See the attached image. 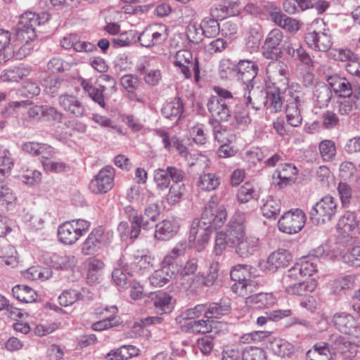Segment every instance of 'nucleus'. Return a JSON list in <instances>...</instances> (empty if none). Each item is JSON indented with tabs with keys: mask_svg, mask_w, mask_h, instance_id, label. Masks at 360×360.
I'll return each instance as SVG.
<instances>
[{
	"mask_svg": "<svg viewBox=\"0 0 360 360\" xmlns=\"http://www.w3.org/2000/svg\"><path fill=\"white\" fill-rule=\"evenodd\" d=\"M246 214L237 210L231 217L224 231L217 233L214 251L221 255L226 247L233 248L243 238L245 231Z\"/></svg>",
	"mask_w": 360,
	"mask_h": 360,
	"instance_id": "nucleus-1",
	"label": "nucleus"
},
{
	"mask_svg": "<svg viewBox=\"0 0 360 360\" xmlns=\"http://www.w3.org/2000/svg\"><path fill=\"white\" fill-rule=\"evenodd\" d=\"M207 107L212 118L209 120V123L212 126L215 139L219 142H224L223 134L227 131L222 128L220 122H227L229 120L232 114V107L224 101L221 98L217 96H212L209 98Z\"/></svg>",
	"mask_w": 360,
	"mask_h": 360,
	"instance_id": "nucleus-2",
	"label": "nucleus"
},
{
	"mask_svg": "<svg viewBox=\"0 0 360 360\" xmlns=\"http://www.w3.org/2000/svg\"><path fill=\"white\" fill-rule=\"evenodd\" d=\"M50 19L49 13L41 15L32 12H26L20 15L17 25L15 39L17 41L31 42L37 38L36 27L47 22Z\"/></svg>",
	"mask_w": 360,
	"mask_h": 360,
	"instance_id": "nucleus-3",
	"label": "nucleus"
},
{
	"mask_svg": "<svg viewBox=\"0 0 360 360\" xmlns=\"http://www.w3.org/2000/svg\"><path fill=\"white\" fill-rule=\"evenodd\" d=\"M311 31L305 35V41L315 51H327L332 45V37L330 30L326 27L323 19H316L311 25Z\"/></svg>",
	"mask_w": 360,
	"mask_h": 360,
	"instance_id": "nucleus-4",
	"label": "nucleus"
},
{
	"mask_svg": "<svg viewBox=\"0 0 360 360\" xmlns=\"http://www.w3.org/2000/svg\"><path fill=\"white\" fill-rule=\"evenodd\" d=\"M90 228V222L84 219L68 221L58 226V240L65 245H72Z\"/></svg>",
	"mask_w": 360,
	"mask_h": 360,
	"instance_id": "nucleus-5",
	"label": "nucleus"
},
{
	"mask_svg": "<svg viewBox=\"0 0 360 360\" xmlns=\"http://www.w3.org/2000/svg\"><path fill=\"white\" fill-rule=\"evenodd\" d=\"M338 204L335 198L329 195L323 197L311 209L309 218L314 224H325L335 215Z\"/></svg>",
	"mask_w": 360,
	"mask_h": 360,
	"instance_id": "nucleus-6",
	"label": "nucleus"
},
{
	"mask_svg": "<svg viewBox=\"0 0 360 360\" xmlns=\"http://www.w3.org/2000/svg\"><path fill=\"white\" fill-rule=\"evenodd\" d=\"M282 90L281 86H267L265 92L261 91L258 95L262 99L261 103L256 105L255 103H252V108L259 110L262 106L266 107L271 112H280L282 110L283 99L281 96ZM246 104L248 105L252 104V98L248 96L246 98Z\"/></svg>",
	"mask_w": 360,
	"mask_h": 360,
	"instance_id": "nucleus-7",
	"label": "nucleus"
},
{
	"mask_svg": "<svg viewBox=\"0 0 360 360\" xmlns=\"http://www.w3.org/2000/svg\"><path fill=\"white\" fill-rule=\"evenodd\" d=\"M291 268L283 275L281 283L287 293L295 295H304L313 292L316 288L314 281H305L299 274L294 276L295 272Z\"/></svg>",
	"mask_w": 360,
	"mask_h": 360,
	"instance_id": "nucleus-8",
	"label": "nucleus"
},
{
	"mask_svg": "<svg viewBox=\"0 0 360 360\" xmlns=\"http://www.w3.org/2000/svg\"><path fill=\"white\" fill-rule=\"evenodd\" d=\"M172 63L185 78H191L194 73L195 80H198L200 75L198 60L196 57H193L190 51L186 49L178 51L172 58Z\"/></svg>",
	"mask_w": 360,
	"mask_h": 360,
	"instance_id": "nucleus-9",
	"label": "nucleus"
},
{
	"mask_svg": "<svg viewBox=\"0 0 360 360\" xmlns=\"http://www.w3.org/2000/svg\"><path fill=\"white\" fill-rule=\"evenodd\" d=\"M289 98L286 100L285 117L287 122L292 127L301 125L302 116L300 107L304 102V94L293 88L288 90Z\"/></svg>",
	"mask_w": 360,
	"mask_h": 360,
	"instance_id": "nucleus-10",
	"label": "nucleus"
},
{
	"mask_svg": "<svg viewBox=\"0 0 360 360\" xmlns=\"http://www.w3.org/2000/svg\"><path fill=\"white\" fill-rule=\"evenodd\" d=\"M169 36V29L163 24L147 26L139 34L138 41L141 46L150 48L163 44Z\"/></svg>",
	"mask_w": 360,
	"mask_h": 360,
	"instance_id": "nucleus-11",
	"label": "nucleus"
},
{
	"mask_svg": "<svg viewBox=\"0 0 360 360\" xmlns=\"http://www.w3.org/2000/svg\"><path fill=\"white\" fill-rule=\"evenodd\" d=\"M306 216L300 209L285 212L278 221V227L281 232L293 234L300 231L304 226Z\"/></svg>",
	"mask_w": 360,
	"mask_h": 360,
	"instance_id": "nucleus-12",
	"label": "nucleus"
},
{
	"mask_svg": "<svg viewBox=\"0 0 360 360\" xmlns=\"http://www.w3.org/2000/svg\"><path fill=\"white\" fill-rule=\"evenodd\" d=\"M227 219L226 209L224 205H217L210 201L205 206L198 221L214 229L221 228Z\"/></svg>",
	"mask_w": 360,
	"mask_h": 360,
	"instance_id": "nucleus-13",
	"label": "nucleus"
},
{
	"mask_svg": "<svg viewBox=\"0 0 360 360\" xmlns=\"http://www.w3.org/2000/svg\"><path fill=\"white\" fill-rule=\"evenodd\" d=\"M284 35L280 29H273L267 34L262 47V55L266 59L277 60L282 58L283 51L279 46L284 43Z\"/></svg>",
	"mask_w": 360,
	"mask_h": 360,
	"instance_id": "nucleus-14",
	"label": "nucleus"
},
{
	"mask_svg": "<svg viewBox=\"0 0 360 360\" xmlns=\"http://www.w3.org/2000/svg\"><path fill=\"white\" fill-rule=\"evenodd\" d=\"M58 104L72 117L82 118L86 114V109L84 103L77 96L72 94H61L58 98Z\"/></svg>",
	"mask_w": 360,
	"mask_h": 360,
	"instance_id": "nucleus-15",
	"label": "nucleus"
},
{
	"mask_svg": "<svg viewBox=\"0 0 360 360\" xmlns=\"http://www.w3.org/2000/svg\"><path fill=\"white\" fill-rule=\"evenodd\" d=\"M114 169L110 166L102 168L91 180L89 189L94 193H105L113 186Z\"/></svg>",
	"mask_w": 360,
	"mask_h": 360,
	"instance_id": "nucleus-16",
	"label": "nucleus"
},
{
	"mask_svg": "<svg viewBox=\"0 0 360 360\" xmlns=\"http://www.w3.org/2000/svg\"><path fill=\"white\" fill-rule=\"evenodd\" d=\"M332 323L335 328L339 332L358 336L360 335V327L353 316L347 312H337L332 318Z\"/></svg>",
	"mask_w": 360,
	"mask_h": 360,
	"instance_id": "nucleus-17",
	"label": "nucleus"
},
{
	"mask_svg": "<svg viewBox=\"0 0 360 360\" xmlns=\"http://www.w3.org/2000/svg\"><path fill=\"white\" fill-rule=\"evenodd\" d=\"M250 266L248 265L238 264L232 268L230 272V276L232 281L236 283L232 286L233 290L240 295H243V291H247L248 288L251 290L252 281L250 279Z\"/></svg>",
	"mask_w": 360,
	"mask_h": 360,
	"instance_id": "nucleus-18",
	"label": "nucleus"
},
{
	"mask_svg": "<svg viewBox=\"0 0 360 360\" xmlns=\"http://www.w3.org/2000/svg\"><path fill=\"white\" fill-rule=\"evenodd\" d=\"M258 66L257 63L250 60H240L236 65L235 72L237 73L238 79L246 84L247 89L253 88V80L258 74Z\"/></svg>",
	"mask_w": 360,
	"mask_h": 360,
	"instance_id": "nucleus-19",
	"label": "nucleus"
},
{
	"mask_svg": "<svg viewBox=\"0 0 360 360\" xmlns=\"http://www.w3.org/2000/svg\"><path fill=\"white\" fill-rule=\"evenodd\" d=\"M268 78L272 81V86L281 85L285 86L288 82V66L284 63L277 60L269 63L266 70Z\"/></svg>",
	"mask_w": 360,
	"mask_h": 360,
	"instance_id": "nucleus-20",
	"label": "nucleus"
},
{
	"mask_svg": "<svg viewBox=\"0 0 360 360\" xmlns=\"http://www.w3.org/2000/svg\"><path fill=\"white\" fill-rule=\"evenodd\" d=\"M265 340L266 347L277 356H288L295 351V347L291 343L285 340L274 336L269 332H267Z\"/></svg>",
	"mask_w": 360,
	"mask_h": 360,
	"instance_id": "nucleus-21",
	"label": "nucleus"
},
{
	"mask_svg": "<svg viewBox=\"0 0 360 360\" xmlns=\"http://www.w3.org/2000/svg\"><path fill=\"white\" fill-rule=\"evenodd\" d=\"M80 84L83 90L94 103L103 108H106V101L109 98V95L106 92V86L101 84L98 86H94L88 80L84 79L81 80Z\"/></svg>",
	"mask_w": 360,
	"mask_h": 360,
	"instance_id": "nucleus-22",
	"label": "nucleus"
},
{
	"mask_svg": "<svg viewBox=\"0 0 360 360\" xmlns=\"http://www.w3.org/2000/svg\"><path fill=\"white\" fill-rule=\"evenodd\" d=\"M179 224L174 218L167 219L155 224V238L159 240H168L179 231Z\"/></svg>",
	"mask_w": 360,
	"mask_h": 360,
	"instance_id": "nucleus-23",
	"label": "nucleus"
},
{
	"mask_svg": "<svg viewBox=\"0 0 360 360\" xmlns=\"http://www.w3.org/2000/svg\"><path fill=\"white\" fill-rule=\"evenodd\" d=\"M104 230L101 227L94 229L82 244V253L92 255L97 252L103 240Z\"/></svg>",
	"mask_w": 360,
	"mask_h": 360,
	"instance_id": "nucleus-24",
	"label": "nucleus"
},
{
	"mask_svg": "<svg viewBox=\"0 0 360 360\" xmlns=\"http://www.w3.org/2000/svg\"><path fill=\"white\" fill-rule=\"evenodd\" d=\"M150 300L157 314H169L174 308L172 297L167 292L152 293Z\"/></svg>",
	"mask_w": 360,
	"mask_h": 360,
	"instance_id": "nucleus-25",
	"label": "nucleus"
},
{
	"mask_svg": "<svg viewBox=\"0 0 360 360\" xmlns=\"http://www.w3.org/2000/svg\"><path fill=\"white\" fill-rule=\"evenodd\" d=\"M50 265L56 270L68 271L77 264V259L72 255L65 252H55L49 257Z\"/></svg>",
	"mask_w": 360,
	"mask_h": 360,
	"instance_id": "nucleus-26",
	"label": "nucleus"
},
{
	"mask_svg": "<svg viewBox=\"0 0 360 360\" xmlns=\"http://www.w3.org/2000/svg\"><path fill=\"white\" fill-rule=\"evenodd\" d=\"M184 112V103L179 97L164 103L161 108L162 115L167 119L176 123Z\"/></svg>",
	"mask_w": 360,
	"mask_h": 360,
	"instance_id": "nucleus-27",
	"label": "nucleus"
},
{
	"mask_svg": "<svg viewBox=\"0 0 360 360\" xmlns=\"http://www.w3.org/2000/svg\"><path fill=\"white\" fill-rule=\"evenodd\" d=\"M178 269H173L162 262L161 268L155 271L148 278L150 283L155 287L166 285L175 275Z\"/></svg>",
	"mask_w": 360,
	"mask_h": 360,
	"instance_id": "nucleus-28",
	"label": "nucleus"
},
{
	"mask_svg": "<svg viewBox=\"0 0 360 360\" xmlns=\"http://www.w3.org/2000/svg\"><path fill=\"white\" fill-rule=\"evenodd\" d=\"M234 248L238 255L248 258L258 250L259 239L254 236H244Z\"/></svg>",
	"mask_w": 360,
	"mask_h": 360,
	"instance_id": "nucleus-29",
	"label": "nucleus"
},
{
	"mask_svg": "<svg viewBox=\"0 0 360 360\" xmlns=\"http://www.w3.org/2000/svg\"><path fill=\"white\" fill-rule=\"evenodd\" d=\"M138 72L143 76L144 81L149 85L155 86L161 79L160 71L150 68V62L143 58L136 66Z\"/></svg>",
	"mask_w": 360,
	"mask_h": 360,
	"instance_id": "nucleus-30",
	"label": "nucleus"
},
{
	"mask_svg": "<svg viewBox=\"0 0 360 360\" xmlns=\"http://www.w3.org/2000/svg\"><path fill=\"white\" fill-rule=\"evenodd\" d=\"M327 80L332 91L338 94L341 97L350 96L354 91V89L345 77L334 75L328 77Z\"/></svg>",
	"mask_w": 360,
	"mask_h": 360,
	"instance_id": "nucleus-31",
	"label": "nucleus"
},
{
	"mask_svg": "<svg viewBox=\"0 0 360 360\" xmlns=\"http://www.w3.org/2000/svg\"><path fill=\"white\" fill-rule=\"evenodd\" d=\"M326 345L335 353L346 354L350 352L352 354L353 350L355 349V346L350 341L338 334L332 335Z\"/></svg>",
	"mask_w": 360,
	"mask_h": 360,
	"instance_id": "nucleus-32",
	"label": "nucleus"
},
{
	"mask_svg": "<svg viewBox=\"0 0 360 360\" xmlns=\"http://www.w3.org/2000/svg\"><path fill=\"white\" fill-rule=\"evenodd\" d=\"M205 317L206 319H220L221 316L228 314L231 309L229 302L220 300L218 302L206 303Z\"/></svg>",
	"mask_w": 360,
	"mask_h": 360,
	"instance_id": "nucleus-33",
	"label": "nucleus"
},
{
	"mask_svg": "<svg viewBox=\"0 0 360 360\" xmlns=\"http://www.w3.org/2000/svg\"><path fill=\"white\" fill-rule=\"evenodd\" d=\"M333 96V91L329 84H317L314 87V100L319 108L327 107Z\"/></svg>",
	"mask_w": 360,
	"mask_h": 360,
	"instance_id": "nucleus-34",
	"label": "nucleus"
},
{
	"mask_svg": "<svg viewBox=\"0 0 360 360\" xmlns=\"http://www.w3.org/2000/svg\"><path fill=\"white\" fill-rule=\"evenodd\" d=\"M276 301V297L272 293L260 292L247 297L245 302L252 308L262 309L272 306Z\"/></svg>",
	"mask_w": 360,
	"mask_h": 360,
	"instance_id": "nucleus-35",
	"label": "nucleus"
},
{
	"mask_svg": "<svg viewBox=\"0 0 360 360\" xmlns=\"http://www.w3.org/2000/svg\"><path fill=\"white\" fill-rule=\"evenodd\" d=\"M261 211L264 217L270 219H276L279 215L282 204L279 199L268 196L262 200Z\"/></svg>",
	"mask_w": 360,
	"mask_h": 360,
	"instance_id": "nucleus-36",
	"label": "nucleus"
},
{
	"mask_svg": "<svg viewBox=\"0 0 360 360\" xmlns=\"http://www.w3.org/2000/svg\"><path fill=\"white\" fill-rule=\"evenodd\" d=\"M30 74V69L24 65L13 66L4 70L0 78L4 82H18Z\"/></svg>",
	"mask_w": 360,
	"mask_h": 360,
	"instance_id": "nucleus-37",
	"label": "nucleus"
},
{
	"mask_svg": "<svg viewBox=\"0 0 360 360\" xmlns=\"http://www.w3.org/2000/svg\"><path fill=\"white\" fill-rule=\"evenodd\" d=\"M291 259V255L286 250L274 252L267 259L268 267L270 271H274L287 266Z\"/></svg>",
	"mask_w": 360,
	"mask_h": 360,
	"instance_id": "nucleus-38",
	"label": "nucleus"
},
{
	"mask_svg": "<svg viewBox=\"0 0 360 360\" xmlns=\"http://www.w3.org/2000/svg\"><path fill=\"white\" fill-rule=\"evenodd\" d=\"M278 174V178L280 179L278 184L281 187L286 186L294 182L297 169L296 167L290 163L281 165L276 172Z\"/></svg>",
	"mask_w": 360,
	"mask_h": 360,
	"instance_id": "nucleus-39",
	"label": "nucleus"
},
{
	"mask_svg": "<svg viewBox=\"0 0 360 360\" xmlns=\"http://www.w3.org/2000/svg\"><path fill=\"white\" fill-rule=\"evenodd\" d=\"M295 272L294 276L299 274L303 278L310 276L317 271V262L316 259H302L291 267Z\"/></svg>",
	"mask_w": 360,
	"mask_h": 360,
	"instance_id": "nucleus-40",
	"label": "nucleus"
},
{
	"mask_svg": "<svg viewBox=\"0 0 360 360\" xmlns=\"http://www.w3.org/2000/svg\"><path fill=\"white\" fill-rule=\"evenodd\" d=\"M187 248L186 240L179 241L172 250L164 257L162 261L164 264L170 266L173 269H177L176 260L185 254Z\"/></svg>",
	"mask_w": 360,
	"mask_h": 360,
	"instance_id": "nucleus-41",
	"label": "nucleus"
},
{
	"mask_svg": "<svg viewBox=\"0 0 360 360\" xmlns=\"http://www.w3.org/2000/svg\"><path fill=\"white\" fill-rule=\"evenodd\" d=\"M12 293L18 300L25 303H32L36 301L37 295L30 287L25 285H18L13 288Z\"/></svg>",
	"mask_w": 360,
	"mask_h": 360,
	"instance_id": "nucleus-42",
	"label": "nucleus"
},
{
	"mask_svg": "<svg viewBox=\"0 0 360 360\" xmlns=\"http://www.w3.org/2000/svg\"><path fill=\"white\" fill-rule=\"evenodd\" d=\"M220 184V178L214 173L202 174L197 181V186L205 191H212Z\"/></svg>",
	"mask_w": 360,
	"mask_h": 360,
	"instance_id": "nucleus-43",
	"label": "nucleus"
},
{
	"mask_svg": "<svg viewBox=\"0 0 360 360\" xmlns=\"http://www.w3.org/2000/svg\"><path fill=\"white\" fill-rule=\"evenodd\" d=\"M182 330L190 333H207L211 330V325L208 320H193L182 325Z\"/></svg>",
	"mask_w": 360,
	"mask_h": 360,
	"instance_id": "nucleus-44",
	"label": "nucleus"
},
{
	"mask_svg": "<svg viewBox=\"0 0 360 360\" xmlns=\"http://www.w3.org/2000/svg\"><path fill=\"white\" fill-rule=\"evenodd\" d=\"M264 314L257 319V323L259 326H264L268 321H278L285 317H288L292 314V311L291 309H278L266 311Z\"/></svg>",
	"mask_w": 360,
	"mask_h": 360,
	"instance_id": "nucleus-45",
	"label": "nucleus"
},
{
	"mask_svg": "<svg viewBox=\"0 0 360 360\" xmlns=\"http://www.w3.org/2000/svg\"><path fill=\"white\" fill-rule=\"evenodd\" d=\"M331 353L326 343L316 344L307 353V360H330Z\"/></svg>",
	"mask_w": 360,
	"mask_h": 360,
	"instance_id": "nucleus-46",
	"label": "nucleus"
},
{
	"mask_svg": "<svg viewBox=\"0 0 360 360\" xmlns=\"http://www.w3.org/2000/svg\"><path fill=\"white\" fill-rule=\"evenodd\" d=\"M314 6V4L311 0H285L283 4V9L290 14H295Z\"/></svg>",
	"mask_w": 360,
	"mask_h": 360,
	"instance_id": "nucleus-47",
	"label": "nucleus"
},
{
	"mask_svg": "<svg viewBox=\"0 0 360 360\" xmlns=\"http://www.w3.org/2000/svg\"><path fill=\"white\" fill-rule=\"evenodd\" d=\"M22 276L24 278L35 281H46L49 279L52 274L50 269L43 268L41 266H32L25 271H22Z\"/></svg>",
	"mask_w": 360,
	"mask_h": 360,
	"instance_id": "nucleus-48",
	"label": "nucleus"
},
{
	"mask_svg": "<svg viewBox=\"0 0 360 360\" xmlns=\"http://www.w3.org/2000/svg\"><path fill=\"white\" fill-rule=\"evenodd\" d=\"M85 290L83 288L82 292L75 290H64L58 297V301L61 306L68 307L79 300H84Z\"/></svg>",
	"mask_w": 360,
	"mask_h": 360,
	"instance_id": "nucleus-49",
	"label": "nucleus"
},
{
	"mask_svg": "<svg viewBox=\"0 0 360 360\" xmlns=\"http://www.w3.org/2000/svg\"><path fill=\"white\" fill-rule=\"evenodd\" d=\"M218 18L214 19V18L206 17L202 20L200 26L204 36L211 38L219 33L220 25L218 22Z\"/></svg>",
	"mask_w": 360,
	"mask_h": 360,
	"instance_id": "nucleus-50",
	"label": "nucleus"
},
{
	"mask_svg": "<svg viewBox=\"0 0 360 360\" xmlns=\"http://www.w3.org/2000/svg\"><path fill=\"white\" fill-rule=\"evenodd\" d=\"M104 263L99 259H89L88 264L87 279L89 282L94 283L98 280L103 273Z\"/></svg>",
	"mask_w": 360,
	"mask_h": 360,
	"instance_id": "nucleus-51",
	"label": "nucleus"
},
{
	"mask_svg": "<svg viewBox=\"0 0 360 360\" xmlns=\"http://www.w3.org/2000/svg\"><path fill=\"white\" fill-rule=\"evenodd\" d=\"M258 193L250 183H245L239 188L237 199L240 203H246L252 199L258 198Z\"/></svg>",
	"mask_w": 360,
	"mask_h": 360,
	"instance_id": "nucleus-52",
	"label": "nucleus"
},
{
	"mask_svg": "<svg viewBox=\"0 0 360 360\" xmlns=\"http://www.w3.org/2000/svg\"><path fill=\"white\" fill-rule=\"evenodd\" d=\"M236 109L232 110V114L233 115V123L238 128H243L247 127L251 122V119L249 116V112L243 106H238V104L235 105Z\"/></svg>",
	"mask_w": 360,
	"mask_h": 360,
	"instance_id": "nucleus-53",
	"label": "nucleus"
},
{
	"mask_svg": "<svg viewBox=\"0 0 360 360\" xmlns=\"http://www.w3.org/2000/svg\"><path fill=\"white\" fill-rule=\"evenodd\" d=\"M133 224L130 223V225L127 221H121L117 226V231L120 234V236L122 240H125L127 238L135 239L138 238L140 234V226L139 224L137 223V231L134 233Z\"/></svg>",
	"mask_w": 360,
	"mask_h": 360,
	"instance_id": "nucleus-54",
	"label": "nucleus"
},
{
	"mask_svg": "<svg viewBox=\"0 0 360 360\" xmlns=\"http://www.w3.org/2000/svg\"><path fill=\"white\" fill-rule=\"evenodd\" d=\"M48 70L53 73H62L71 68V64L60 57H54L47 63Z\"/></svg>",
	"mask_w": 360,
	"mask_h": 360,
	"instance_id": "nucleus-55",
	"label": "nucleus"
},
{
	"mask_svg": "<svg viewBox=\"0 0 360 360\" xmlns=\"http://www.w3.org/2000/svg\"><path fill=\"white\" fill-rule=\"evenodd\" d=\"M319 151L324 161H330L336 154L335 143L330 140H324L319 143Z\"/></svg>",
	"mask_w": 360,
	"mask_h": 360,
	"instance_id": "nucleus-56",
	"label": "nucleus"
},
{
	"mask_svg": "<svg viewBox=\"0 0 360 360\" xmlns=\"http://www.w3.org/2000/svg\"><path fill=\"white\" fill-rule=\"evenodd\" d=\"M67 82L61 79H51L45 84L46 92L53 97L65 89Z\"/></svg>",
	"mask_w": 360,
	"mask_h": 360,
	"instance_id": "nucleus-57",
	"label": "nucleus"
},
{
	"mask_svg": "<svg viewBox=\"0 0 360 360\" xmlns=\"http://www.w3.org/2000/svg\"><path fill=\"white\" fill-rule=\"evenodd\" d=\"M340 226H342L343 230L346 231H355L360 233V219L356 221L354 213H348L345 216L339 223Z\"/></svg>",
	"mask_w": 360,
	"mask_h": 360,
	"instance_id": "nucleus-58",
	"label": "nucleus"
},
{
	"mask_svg": "<svg viewBox=\"0 0 360 360\" xmlns=\"http://www.w3.org/2000/svg\"><path fill=\"white\" fill-rule=\"evenodd\" d=\"M242 360H266L265 351L257 347H248L242 352Z\"/></svg>",
	"mask_w": 360,
	"mask_h": 360,
	"instance_id": "nucleus-59",
	"label": "nucleus"
},
{
	"mask_svg": "<svg viewBox=\"0 0 360 360\" xmlns=\"http://www.w3.org/2000/svg\"><path fill=\"white\" fill-rule=\"evenodd\" d=\"M0 180V205H12L16 200V196L13 191L7 185L3 184Z\"/></svg>",
	"mask_w": 360,
	"mask_h": 360,
	"instance_id": "nucleus-60",
	"label": "nucleus"
},
{
	"mask_svg": "<svg viewBox=\"0 0 360 360\" xmlns=\"http://www.w3.org/2000/svg\"><path fill=\"white\" fill-rule=\"evenodd\" d=\"M190 136L198 145H203L206 143L207 136L202 124L198 123L189 129Z\"/></svg>",
	"mask_w": 360,
	"mask_h": 360,
	"instance_id": "nucleus-61",
	"label": "nucleus"
},
{
	"mask_svg": "<svg viewBox=\"0 0 360 360\" xmlns=\"http://www.w3.org/2000/svg\"><path fill=\"white\" fill-rule=\"evenodd\" d=\"M128 275H130L129 271H125L119 267H115L112 273V278L115 285L122 288H127L130 285L128 280Z\"/></svg>",
	"mask_w": 360,
	"mask_h": 360,
	"instance_id": "nucleus-62",
	"label": "nucleus"
},
{
	"mask_svg": "<svg viewBox=\"0 0 360 360\" xmlns=\"http://www.w3.org/2000/svg\"><path fill=\"white\" fill-rule=\"evenodd\" d=\"M134 260L131 263L134 271L139 272L141 270L148 269L153 266V260L150 256L146 255H134Z\"/></svg>",
	"mask_w": 360,
	"mask_h": 360,
	"instance_id": "nucleus-63",
	"label": "nucleus"
},
{
	"mask_svg": "<svg viewBox=\"0 0 360 360\" xmlns=\"http://www.w3.org/2000/svg\"><path fill=\"white\" fill-rule=\"evenodd\" d=\"M342 259L349 266H360V245L351 248L343 255Z\"/></svg>",
	"mask_w": 360,
	"mask_h": 360,
	"instance_id": "nucleus-64",
	"label": "nucleus"
}]
</instances>
